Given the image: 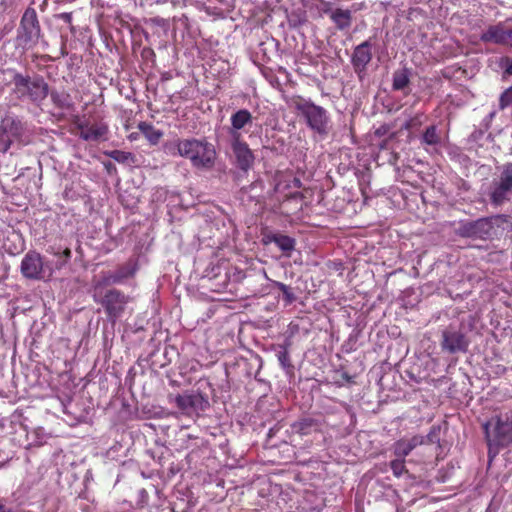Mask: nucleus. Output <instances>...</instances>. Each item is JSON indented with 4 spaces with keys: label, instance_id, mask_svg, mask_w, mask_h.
<instances>
[{
    "label": "nucleus",
    "instance_id": "obj_4",
    "mask_svg": "<svg viewBox=\"0 0 512 512\" xmlns=\"http://www.w3.org/2000/svg\"><path fill=\"white\" fill-rule=\"evenodd\" d=\"M12 82L13 92L19 100L28 99L34 103H41L49 94L48 83L40 75L31 77L15 73Z\"/></svg>",
    "mask_w": 512,
    "mask_h": 512
},
{
    "label": "nucleus",
    "instance_id": "obj_30",
    "mask_svg": "<svg viewBox=\"0 0 512 512\" xmlns=\"http://www.w3.org/2000/svg\"><path fill=\"white\" fill-rule=\"evenodd\" d=\"M512 105V85L505 89L499 97V109L504 110Z\"/></svg>",
    "mask_w": 512,
    "mask_h": 512
},
{
    "label": "nucleus",
    "instance_id": "obj_33",
    "mask_svg": "<svg viewBox=\"0 0 512 512\" xmlns=\"http://www.w3.org/2000/svg\"><path fill=\"white\" fill-rule=\"evenodd\" d=\"M500 66L503 70V77L512 76V58L505 56L500 60Z\"/></svg>",
    "mask_w": 512,
    "mask_h": 512
},
{
    "label": "nucleus",
    "instance_id": "obj_2",
    "mask_svg": "<svg viewBox=\"0 0 512 512\" xmlns=\"http://www.w3.org/2000/svg\"><path fill=\"white\" fill-rule=\"evenodd\" d=\"M290 106L301 116L307 127L321 137H326L331 129V117L322 106L316 105L310 99L295 95L290 99Z\"/></svg>",
    "mask_w": 512,
    "mask_h": 512
},
{
    "label": "nucleus",
    "instance_id": "obj_29",
    "mask_svg": "<svg viewBox=\"0 0 512 512\" xmlns=\"http://www.w3.org/2000/svg\"><path fill=\"white\" fill-rule=\"evenodd\" d=\"M390 468L393 472V475L396 477L402 476L404 473H407V469L405 466V459L397 457L390 462Z\"/></svg>",
    "mask_w": 512,
    "mask_h": 512
},
{
    "label": "nucleus",
    "instance_id": "obj_13",
    "mask_svg": "<svg viewBox=\"0 0 512 512\" xmlns=\"http://www.w3.org/2000/svg\"><path fill=\"white\" fill-rule=\"evenodd\" d=\"M469 342L459 330L446 329L442 332L441 348L449 353L465 352Z\"/></svg>",
    "mask_w": 512,
    "mask_h": 512
},
{
    "label": "nucleus",
    "instance_id": "obj_23",
    "mask_svg": "<svg viewBox=\"0 0 512 512\" xmlns=\"http://www.w3.org/2000/svg\"><path fill=\"white\" fill-rule=\"evenodd\" d=\"M138 129L152 145L158 144V142L163 136L162 131L156 129L152 124L148 122H140L138 124Z\"/></svg>",
    "mask_w": 512,
    "mask_h": 512
},
{
    "label": "nucleus",
    "instance_id": "obj_16",
    "mask_svg": "<svg viewBox=\"0 0 512 512\" xmlns=\"http://www.w3.org/2000/svg\"><path fill=\"white\" fill-rule=\"evenodd\" d=\"M424 443V437L415 435L410 439H400L394 443V454L396 457L405 459L413 449Z\"/></svg>",
    "mask_w": 512,
    "mask_h": 512
},
{
    "label": "nucleus",
    "instance_id": "obj_17",
    "mask_svg": "<svg viewBox=\"0 0 512 512\" xmlns=\"http://www.w3.org/2000/svg\"><path fill=\"white\" fill-rule=\"evenodd\" d=\"M203 401V397L199 394L177 395L175 398L177 407L184 413H190L196 410Z\"/></svg>",
    "mask_w": 512,
    "mask_h": 512
},
{
    "label": "nucleus",
    "instance_id": "obj_8",
    "mask_svg": "<svg viewBox=\"0 0 512 512\" xmlns=\"http://www.w3.org/2000/svg\"><path fill=\"white\" fill-rule=\"evenodd\" d=\"M93 299L95 302L101 304L107 318L114 323L124 313L130 297L119 289L110 288L106 290L101 298H98V291H95Z\"/></svg>",
    "mask_w": 512,
    "mask_h": 512
},
{
    "label": "nucleus",
    "instance_id": "obj_25",
    "mask_svg": "<svg viewBox=\"0 0 512 512\" xmlns=\"http://www.w3.org/2000/svg\"><path fill=\"white\" fill-rule=\"evenodd\" d=\"M410 83V71L407 68L396 70L393 73V90L400 91L405 89Z\"/></svg>",
    "mask_w": 512,
    "mask_h": 512
},
{
    "label": "nucleus",
    "instance_id": "obj_14",
    "mask_svg": "<svg viewBox=\"0 0 512 512\" xmlns=\"http://www.w3.org/2000/svg\"><path fill=\"white\" fill-rule=\"evenodd\" d=\"M371 48L372 42L371 39H368L356 46L353 51L351 63L353 65L354 71L360 78L362 74L366 72L367 66L372 60Z\"/></svg>",
    "mask_w": 512,
    "mask_h": 512
},
{
    "label": "nucleus",
    "instance_id": "obj_28",
    "mask_svg": "<svg viewBox=\"0 0 512 512\" xmlns=\"http://www.w3.org/2000/svg\"><path fill=\"white\" fill-rule=\"evenodd\" d=\"M273 286L282 292L283 299L287 305H290L296 301L297 297L288 285L279 281H275Z\"/></svg>",
    "mask_w": 512,
    "mask_h": 512
},
{
    "label": "nucleus",
    "instance_id": "obj_37",
    "mask_svg": "<svg viewBox=\"0 0 512 512\" xmlns=\"http://www.w3.org/2000/svg\"><path fill=\"white\" fill-rule=\"evenodd\" d=\"M417 125V118H411L409 120H407L403 126H402V129L403 130H411L412 128H414L415 126Z\"/></svg>",
    "mask_w": 512,
    "mask_h": 512
},
{
    "label": "nucleus",
    "instance_id": "obj_7",
    "mask_svg": "<svg viewBox=\"0 0 512 512\" xmlns=\"http://www.w3.org/2000/svg\"><path fill=\"white\" fill-rule=\"evenodd\" d=\"M489 200L493 206H501L512 198V162L502 166L501 172L490 186Z\"/></svg>",
    "mask_w": 512,
    "mask_h": 512
},
{
    "label": "nucleus",
    "instance_id": "obj_15",
    "mask_svg": "<svg viewBox=\"0 0 512 512\" xmlns=\"http://www.w3.org/2000/svg\"><path fill=\"white\" fill-rule=\"evenodd\" d=\"M0 131L6 134L12 143L14 140H18L22 137L25 126L19 118L6 115L0 121Z\"/></svg>",
    "mask_w": 512,
    "mask_h": 512
},
{
    "label": "nucleus",
    "instance_id": "obj_5",
    "mask_svg": "<svg viewBox=\"0 0 512 512\" xmlns=\"http://www.w3.org/2000/svg\"><path fill=\"white\" fill-rule=\"evenodd\" d=\"M489 448L512 443V412L496 416L484 424Z\"/></svg>",
    "mask_w": 512,
    "mask_h": 512
},
{
    "label": "nucleus",
    "instance_id": "obj_19",
    "mask_svg": "<svg viewBox=\"0 0 512 512\" xmlns=\"http://www.w3.org/2000/svg\"><path fill=\"white\" fill-rule=\"evenodd\" d=\"M266 242H272L287 255L295 249L296 241L294 238L281 233H272L266 236Z\"/></svg>",
    "mask_w": 512,
    "mask_h": 512
},
{
    "label": "nucleus",
    "instance_id": "obj_3",
    "mask_svg": "<svg viewBox=\"0 0 512 512\" xmlns=\"http://www.w3.org/2000/svg\"><path fill=\"white\" fill-rule=\"evenodd\" d=\"M510 217L505 214H497L489 217H481L476 220H460L455 233L462 238L475 240H488L496 235V229L509 223Z\"/></svg>",
    "mask_w": 512,
    "mask_h": 512
},
{
    "label": "nucleus",
    "instance_id": "obj_22",
    "mask_svg": "<svg viewBox=\"0 0 512 512\" xmlns=\"http://www.w3.org/2000/svg\"><path fill=\"white\" fill-rule=\"evenodd\" d=\"M330 19L335 24L338 30H345L351 26L352 23V13L348 9L337 8L333 12H331Z\"/></svg>",
    "mask_w": 512,
    "mask_h": 512
},
{
    "label": "nucleus",
    "instance_id": "obj_35",
    "mask_svg": "<svg viewBox=\"0 0 512 512\" xmlns=\"http://www.w3.org/2000/svg\"><path fill=\"white\" fill-rule=\"evenodd\" d=\"M502 46H507L512 48V28L506 29L504 27V35H503V42Z\"/></svg>",
    "mask_w": 512,
    "mask_h": 512
},
{
    "label": "nucleus",
    "instance_id": "obj_26",
    "mask_svg": "<svg viewBox=\"0 0 512 512\" xmlns=\"http://www.w3.org/2000/svg\"><path fill=\"white\" fill-rule=\"evenodd\" d=\"M421 142L431 146H436L441 143V137L435 125H431L426 128V130L422 134Z\"/></svg>",
    "mask_w": 512,
    "mask_h": 512
},
{
    "label": "nucleus",
    "instance_id": "obj_27",
    "mask_svg": "<svg viewBox=\"0 0 512 512\" xmlns=\"http://www.w3.org/2000/svg\"><path fill=\"white\" fill-rule=\"evenodd\" d=\"M51 99L56 107L61 109H69L72 107L71 97L68 93L52 92Z\"/></svg>",
    "mask_w": 512,
    "mask_h": 512
},
{
    "label": "nucleus",
    "instance_id": "obj_1",
    "mask_svg": "<svg viewBox=\"0 0 512 512\" xmlns=\"http://www.w3.org/2000/svg\"><path fill=\"white\" fill-rule=\"evenodd\" d=\"M174 147L177 152L173 153V155L188 159L191 165L197 169L209 170L215 164V148L206 139H177L174 142Z\"/></svg>",
    "mask_w": 512,
    "mask_h": 512
},
{
    "label": "nucleus",
    "instance_id": "obj_24",
    "mask_svg": "<svg viewBox=\"0 0 512 512\" xmlns=\"http://www.w3.org/2000/svg\"><path fill=\"white\" fill-rule=\"evenodd\" d=\"M47 252L57 258H59L58 267L65 266L71 259L72 252L69 247H62L60 245L49 246Z\"/></svg>",
    "mask_w": 512,
    "mask_h": 512
},
{
    "label": "nucleus",
    "instance_id": "obj_11",
    "mask_svg": "<svg viewBox=\"0 0 512 512\" xmlns=\"http://www.w3.org/2000/svg\"><path fill=\"white\" fill-rule=\"evenodd\" d=\"M231 149L235 157L236 167L244 173L252 169L255 156L249 145L243 140L240 132H232Z\"/></svg>",
    "mask_w": 512,
    "mask_h": 512
},
{
    "label": "nucleus",
    "instance_id": "obj_31",
    "mask_svg": "<svg viewBox=\"0 0 512 512\" xmlns=\"http://www.w3.org/2000/svg\"><path fill=\"white\" fill-rule=\"evenodd\" d=\"M108 155L110 158L117 161L118 163H126L129 160L133 159L132 153L121 150H113Z\"/></svg>",
    "mask_w": 512,
    "mask_h": 512
},
{
    "label": "nucleus",
    "instance_id": "obj_18",
    "mask_svg": "<svg viewBox=\"0 0 512 512\" xmlns=\"http://www.w3.org/2000/svg\"><path fill=\"white\" fill-rule=\"evenodd\" d=\"M504 27L505 25L502 22H499L494 25H489L487 29L481 34L480 40L484 43L502 45Z\"/></svg>",
    "mask_w": 512,
    "mask_h": 512
},
{
    "label": "nucleus",
    "instance_id": "obj_20",
    "mask_svg": "<svg viewBox=\"0 0 512 512\" xmlns=\"http://www.w3.org/2000/svg\"><path fill=\"white\" fill-rule=\"evenodd\" d=\"M230 121L232 126L230 134L232 135V132H240L245 126L251 124L253 117L247 109H240L231 115Z\"/></svg>",
    "mask_w": 512,
    "mask_h": 512
},
{
    "label": "nucleus",
    "instance_id": "obj_10",
    "mask_svg": "<svg viewBox=\"0 0 512 512\" xmlns=\"http://www.w3.org/2000/svg\"><path fill=\"white\" fill-rule=\"evenodd\" d=\"M138 270V260L130 258L122 265H119L115 271L102 272L101 278L94 284V291H98L105 286L124 284L129 279H133Z\"/></svg>",
    "mask_w": 512,
    "mask_h": 512
},
{
    "label": "nucleus",
    "instance_id": "obj_41",
    "mask_svg": "<svg viewBox=\"0 0 512 512\" xmlns=\"http://www.w3.org/2000/svg\"><path fill=\"white\" fill-rule=\"evenodd\" d=\"M4 465H5V463H4V462H3V463H0V467H3Z\"/></svg>",
    "mask_w": 512,
    "mask_h": 512
},
{
    "label": "nucleus",
    "instance_id": "obj_34",
    "mask_svg": "<svg viewBox=\"0 0 512 512\" xmlns=\"http://www.w3.org/2000/svg\"><path fill=\"white\" fill-rule=\"evenodd\" d=\"M10 138L0 131V151L6 152L11 146Z\"/></svg>",
    "mask_w": 512,
    "mask_h": 512
},
{
    "label": "nucleus",
    "instance_id": "obj_9",
    "mask_svg": "<svg viewBox=\"0 0 512 512\" xmlns=\"http://www.w3.org/2000/svg\"><path fill=\"white\" fill-rule=\"evenodd\" d=\"M21 275L27 280L41 281L51 277L52 270L44 257L35 250L28 251L20 264Z\"/></svg>",
    "mask_w": 512,
    "mask_h": 512
},
{
    "label": "nucleus",
    "instance_id": "obj_40",
    "mask_svg": "<svg viewBox=\"0 0 512 512\" xmlns=\"http://www.w3.org/2000/svg\"><path fill=\"white\" fill-rule=\"evenodd\" d=\"M129 138H130L131 140H134V139H136V136L132 133V134L129 136Z\"/></svg>",
    "mask_w": 512,
    "mask_h": 512
},
{
    "label": "nucleus",
    "instance_id": "obj_32",
    "mask_svg": "<svg viewBox=\"0 0 512 512\" xmlns=\"http://www.w3.org/2000/svg\"><path fill=\"white\" fill-rule=\"evenodd\" d=\"M277 358L283 368L291 367L290 355L286 348L278 352Z\"/></svg>",
    "mask_w": 512,
    "mask_h": 512
},
{
    "label": "nucleus",
    "instance_id": "obj_36",
    "mask_svg": "<svg viewBox=\"0 0 512 512\" xmlns=\"http://www.w3.org/2000/svg\"><path fill=\"white\" fill-rule=\"evenodd\" d=\"M319 1L321 4L320 11L324 14H329L331 16V12L334 11V10H332V3L329 1H326V0H319Z\"/></svg>",
    "mask_w": 512,
    "mask_h": 512
},
{
    "label": "nucleus",
    "instance_id": "obj_12",
    "mask_svg": "<svg viewBox=\"0 0 512 512\" xmlns=\"http://www.w3.org/2000/svg\"><path fill=\"white\" fill-rule=\"evenodd\" d=\"M76 129H78L79 137L84 141H105L109 133V128L105 123H95L89 125L88 122L82 121L79 116H74L72 120Z\"/></svg>",
    "mask_w": 512,
    "mask_h": 512
},
{
    "label": "nucleus",
    "instance_id": "obj_39",
    "mask_svg": "<svg viewBox=\"0 0 512 512\" xmlns=\"http://www.w3.org/2000/svg\"><path fill=\"white\" fill-rule=\"evenodd\" d=\"M0 512H9V511H7L5 505L2 503H0Z\"/></svg>",
    "mask_w": 512,
    "mask_h": 512
},
{
    "label": "nucleus",
    "instance_id": "obj_38",
    "mask_svg": "<svg viewBox=\"0 0 512 512\" xmlns=\"http://www.w3.org/2000/svg\"><path fill=\"white\" fill-rule=\"evenodd\" d=\"M389 126L387 125H381L379 128L376 129L375 135L382 137L389 131Z\"/></svg>",
    "mask_w": 512,
    "mask_h": 512
},
{
    "label": "nucleus",
    "instance_id": "obj_21",
    "mask_svg": "<svg viewBox=\"0 0 512 512\" xmlns=\"http://www.w3.org/2000/svg\"><path fill=\"white\" fill-rule=\"evenodd\" d=\"M317 421L311 417H303L291 424L293 433L299 435H309L317 430Z\"/></svg>",
    "mask_w": 512,
    "mask_h": 512
},
{
    "label": "nucleus",
    "instance_id": "obj_6",
    "mask_svg": "<svg viewBox=\"0 0 512 512\" xmlns=\"http://www.w3.org/2000/svg\"><path fill=\"white\" fill-rule=\"evenodd\" d=\"M40 33L41 27L36 10L33 7L26 8L17 29V45L24 49L34 47L38 43Z\"/></svg>",
    "mask_w": 512,
    "mask_h": 512
}]
</instances>
